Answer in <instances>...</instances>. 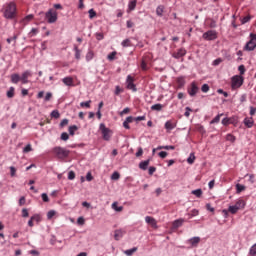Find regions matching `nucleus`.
Returning a JSON list of instances; mask_svg holds the SVG:
<instances>
[{"mask_svg": "<svg viewBox=\"0 0 256 256\" xmlns=\"http://www.w3.org/2000/svg\"><path fill=\"white\" fill-rule=\"evenodd\" d=\"M65 125H69V119L64 118L61 122H60V127H65Z\"/></svg>", "mask_w": 256, "mask_h": 256, "instance_id": "nucleus-56", "label": "nucleus"}, {"mask_svg": "<svg viewBox=\"0 0 256 256\" xmlns=\"http://www.w3.org/2000/svg\"><path fill=\"white\" fill-rule=\"evenodd\" d=\"M122 47H133L131 39L127 38L121 42Z\"/></svg>", "mask_w": 256, "mask_h": 256, "instance_id": "nucleus-24", "label": "nucleus"}, {"mask_svg": "<svg viewBox=\"0 0 256 256\" xmlns=\"http://www.w3.org/2000/svg\"><path fill=\"white\" fill-rule=\"evenodd\" d=\"M201 91L203 93H208V91H209V84H203L202 87H201Z\"/></svg>", "mask_w": 256, "mask_h": 256, "instance_id": "nucleus-48", "label": "nucleus"}, {"mask_svg": "<svg viewBox=\"0 0 256 256\" xmlns=\"http://www.w3.org/2000/svg\"><path fill=\"white\" fill-rule=\"evenodd\" d=\"M250 255H256V243L250 248Z\"/></svg>", "mask_w": 256, "mask_h": 256, "instance_id": "nucleus-58", "label": "nucleus"}, {"mask_svg": "<svg viewBox=\"0 0 256 256\" xmlns=\"http://www.w3.org/2000/svg\"><path fill=\"white\" fill-rule=\"evenodd\" d=\"M152 111H162L163 110V105L162 104H154L151 106Z\"/></svg>", "mask_w": 256, "mask_h": 256, "instance_id": "nucleus-30", "label": "nucleus"}, {"mask_svg": "<svg viewBox=\"0 0 256 256\" xmlns=\"http://www.w3.org/2000/svg\"><path fill=\"white\" fill-rule=\"evenodd\" d=\"M251 21V16H245L241 19V24L245 25V23H249Z\"/></svg>", "mask_w": 256, "mask_h": 256, "instance_id": "nucleus-44", "label": "nucleus"}, {"mask_svg": "<svg viewBox=\"0 0 256 256\" xmlns=\"http://www.w3.org/2000/svg\"><path fill=\"white\" fill-rule=\"evenodd\" d=\"M178 87H185V77L180 76L177 78Z\"/></svg>", "mask_w": 256, "mask_h": 256, "instance_id": "nucleus-25", "label": "nucleus"}, {"mask_svg": "<svg viewBox=\"0 0 256 256\" xmlns=\"http://www.w3.org/2000/svg\"><path fill=\"white\" fill-rule=\"evenodd\" d=\"M30 151H33V148L31 147V144L26 145V147L23 149V153H29Z\"/></svg>", "mask_w": 256, "mask_h": 256, "instance_id": "nucleus-49", "label": "nucleus"}, {"mask_svg": "<svg viewBox=\"0 0 256 256\" xmlns=\"http://www.w3.org/2000/svg\"><path fill=\"white\" fill-rule=\"evenodd\" d=\"M5 19L13 20L17 17V6L15 3L10 2L4 10Z\"/></svg>", "mask_w": 256, "mask_h": 256, "instance_id": "nucleus-1", "label": "nucleus"}, {"mask_svg": "<svg viewBox=\"0 0 256 256\" xmlns=\"http://www.w3.org/2000/svg\"><path fill=\"white\" fill-rule=\"evenodd\" d=\"M74 51H75V59L79 61V59H81V50H79V47L74 46Z\"/></svg>", "mask_w": 256, "mask_h": 256, "instance_id": "nucleus-31", "label": "nucleus"}, {"mask_svg": "<svg viewBox=\"0 0 256 256\" xmlns=\"http://www.w3.org/2000/svg\"><path fill=\"white\" fill-rule=\"evenodd\" d=\"M120 177H121V174H119V172H113V174L111 175L112 181H118Z\"/></svg>", "mask_w": 256, "mask_h": 256, "instance_id": "nucleus-38", "label": "nucleus"}, {"mask_svg": "<svg viewBox=\"0 0 256 256\" xmlns=\"http://www.w3.org/2000/svg\"><path fill=\"white\" fill-rule=\"evenodd\" d=\"M45 17L48 23H55L57 21V11L50 9L48 12H46Z\"/></svg>", "mask_w": 256, "mask_h": 256, "instance_id": "nucleus-8", "label": "nucleus"}, {"mask_svg": "<svg viewBox=\"0 0 256 256\" xmlns=\"http://www.w3.org/2000/svg\"><path fill=\"white\" fill-rule=\"evenodd\" d=\"M77 223L79 225H85V218L83 216H80L78 219H77Z\"/></svg>", "mask_w": 256, "mask_h": 256, "instance_id": "nucleus-57", "label": "nucleus"}, {"mask_svg": "<svg viewBox=\"0 0 256 256\" xmlns=\"http://www.w3.org/2000/svg\"><path fill=\"white\" fill-rule=\"evenodd\" d=\"M256 48V34H250V41L246 43L245 51H255Z\"/></svg>", "mask_w": 256, "mask_h": 256, "instance_id": "nucleus-5", "label": "nucleus"}, {"mask_svg": "<svg viewBox=\"0 0 256 256\" xmlns=\"http://www.w3.org/2000/svg\"><path fill=\"white\" fill-rule=\"evenodd\" d=\"M53 217H55V210H50L47 213V219H53Z\"/></svg>", "mask_w": 256, "mask_h": 256, "instance_id": "nucleus-50", "label": "nucleus"}, {"mask_svg": "<svg viewBox=\"0 0 256 256\" xmlns=\"http://www.w3.org/2000/svg\"><path fill=\"white\" fill-rule=\"evenodd\" d=\"M192 195H195V197H201L203 195V190L201 188H198L196 190H192Z\"/></svg>", "mask_w": 256, "mask_h": 256, "instance_id": "nucleus-28", "label": "nucleus"}, {"mask_svg": "<svg viewBox=\"0 0 256 256\" xmlns=\"http://www.w3.org/2000/svg\"><path fill=\"white\" fill-rule=\"evenodd\" d=\"M230 125H237L239 123V118L237 116H232L228 118Z\"/></svg>", "mask_w": 256, "mask_h": 256, "instance_id": "nucleus-26", "label": "nucleus"}, {"mask_svg": "<svg viewBox=\"0 0 256 256\" xmlns=\"http://www.w3.org/2000/svg\"><path fill=\"white\" fill-rule=\"evenodd\" d=\"M99 129L102 133V139L104 141H111V136L113 135L111 129L107 128V126H105V123H101L99 125Z\"/></svg>", "mask_w": 256, "mask_h": 256, "instance_id": "nucleus-3", "label": "nucleus"}, {"mask_svg": "<svg viewBox=\"0 0 256 256\" xmlns=\"http://www.w3.org/2000/svg\"><path fill=\"white\" fill-rule=\"evenodd\" d=\"M135 79L133 76L128 75L126 78V87L127 89H130V91H133L134 93L137 92V86L134 83Z\"/></svg>", "mask_w": 256, "mask_h": 256, "instance_id": "nucleus-7", "label": "nucleus"}, {"mask_svg": "<svg viewBox=\"0 0 256 256\" xmlns=\"http://www.w3.org/2000/svg\"><path fill=\"white\" fill-rule=\"evenodd\" d=\"M21 81V76L17 73H14L11 75V83H13L14 85H17V83H19Z\"/></svg>", "mask_w": 256, "mask_h": 256, "instance_id": "nucleus-17", "label": "nucleus"}, {"mask_svg": "<svg viewBox=\"0 0 256 256\" xmlns=\"http://www.w3.org/2000/svg\"><path fill=\"white\" fill-rule=\"evenodd\" d=\"M145 222L152 225V227H155L157 225V221L155 220V218H153L151 216H146Z\"/></svg>", "mask_w": 256, "mask_h": 256, "instance_id": "nucleus-20", "label": "nucleus"}, {"mask_svg": "<svg viewBox=\"0 0 256 256\" xmlns=\"http://www.w3.org/2000/svg\"><path fill=\"white\" fill-rule=\"evenodd\" d=\"M197 93H199V87L195 82H192L191 87L188 89V95H190V97H195Z\"/></svg>", "mask_w": 256, "mask_h": 256, "instance_id": "nucleus-10", "label": "nucleus"}, {"mask_svg": "<svg viewBox=\"0 0 256 256\" xmlns=\"http://www.w3.org/2000/svg\"><path fill=\"white\" fill-rule=\"evenodd\" d=\"M175 127H177V123H175L171 120H168L165 123V129H167V131H173V129H175Z\"/></svg>", "mask_w": 256, "mask_h": 256, "instance_id": "nucleus-16", "label": "nucleus"}, {"mask_svg": "<svg viewBox=\"0 0 256 256\" xmlns=\"http://www.w3.org/2000/svg\"><path fill=\"white\" fill-rule=\"evenodd\" d=\"M242 191H245V185L242 184H236V193H242Z\"/></svg>", "mask_w": 256, "mask_h": 256, "instance_id": "nucleus-33", "label": "nucleus"}, {"mask_svg": "<svg viewBox=\"0 0 256 256\" xmlns=\"http://www.w3.org/2000/svg\"><path fill=\"white\" fill-rule=\"evenodd\" d=\"M221 117H223V114H218L213 120H211V125H214L215 123H219L221 121Z\"/></svg>", "mask_w": 256, "mask_h": 256, "instance_id": "nucleus-36", "label": "nucleus"}, {"mask_svg": "<svg viewBox=\"0 0 256 256\" xmlns=\"http://www.w3.org/2000/svg\"><path fill=\"white\" fill-rule=\"evenodd\" d=\"M22 217L24 218L29 217V210H27V208L22 209Z\"/></svg>", "mask_w": 256, "mask_h": 256, "instance_id": "nucleus-53", "label": "nucleus"}, {"mask_svg": "<svg viewBox=\"0 0 256 256\" xmlns=\"http://www.w3.org/2000/svg\"><path fill=\"white\" fill-rule=\"evenodd\" d=\"M62 83H64V85H66V87H73V85H74L73 77H71V76L64 77L62 79Z\"/></svg>", "mask_w": 256, "mask_h": 256, "instance_id": "nucleus-14", "label": "nucleus"}, {"mask_svg": "<svg viewBox=\"0 0 256 256\" xmlns=\"http://www.w3.org/2000/svg\"><path fill=\"white\" fill-rule=\"evenodd\" d=\"M42 197V201H44V203H49V196H47V193H43L41 195Z\"/></svg>", "mask_w": 256, "mask_h": 256, "instance_id": "nucleus-55", "label": "nucleus"}, {"mask_svg": "<svg viewBox=\"0 0 256 256\" xmlns=\"http://www.w3.org/2000/svg\"><path fill=\"white\" fill-rule=\"evenodd\" d=\"M68 179H69L70 181H73V179H75V172L70 171V172L68 173Z\"/></svg>", "mask_w": 256, "mask_h": 256, "instance_id": "nucleus-61", "label": "nucleus"}, {"mask_svg": "<svg viewBox=\"0 0 256 256\" xmlns=\"http://www.w3.org/2000/svg\"><path fill=\"white\" fill-rule=\"evenodd\" d=\"M150 159L144 160L139 163V168L142 169V171H147V168L149 167Z\"/></svg>", "mask_w": 256, "mask_h": 256, "instance_id": "nucleus-18", "label": "nucleus"}, {"mask_svg": "<svg viewBox=\"0 0 256 256\" xmlns=\"http://www.w3.org/2000/svg\"><path fill=\"white\" fill-rule=\"evenodd\" d=\"M187 163H189V165H193L195 163V154L194 153H190L189 157L187 158Z\"/></svg>", "mask_w": 256, "mask_h": 256, "instance_id": "nucleus-32", "label": "nucleus"}, {"mask_svg": "<svg viewBox=\"0 0 256 256\" xmlns=\"http://www.w3.org/2000/svg\"><path fill=\"white\" fill-rule=\"evenodd\" d=\"M37 33H39V30L37 28H32L30 31V36L35 37V35H37Z\"/></svg>", "mask_w": 256, "mask_h": 256, "instance_id": "nucleus-54", "label": "nucleus"}, {"mask_svg": "<svg viewBox=\"0 0 256 256\" xmlns=\"http://www.w3.org/2000/svg\"><path fill=\"white\" fill-rule=\"evenodd\" d=\"M7 97L8 99H13L15 97V88L10 87L9 90L7 91Z\"/></svg>", "mask_w": 256, "mask_h": 256, "instance_id": "nucleus-23", "label": "nucleus"}, {"mask_svg": "<svg viewBox=\"0 0 256 256\" xmlns=\"http://www.w3.org/2000/svg\"><path fill=\"white\" fill-rule=\"evenodd\" d=\"M137 7V1L132 0L128 3V9L129 11H135V8Z\"/></svg>", "mask_w": 256, "mask_h": 256, "instance_id": "nucleus-21", "label": "nucleus"}, {"mask_svg": "<svg viewBox=\"0 0 256 256\" xmlns=\"http://www.w3.org/2000/svg\"><path fill=\"white\" fill-rule=\"evenodd\" d=\"M88 13H89V18H90V19H93V18L97 17V12H95L94 9H90V10L88 11Z\"/></svg>", "mask_w": 256, "mask_h": 256, "instance_id": "nucleus-43", "label": "nucleus"}, {"mask_svg": "<svg viewBox=\"0 0 256 256\" xmlns=\"http://www.w3.org/2000/svg\"><path fill=\"white\" fill-rule=\"evenodd\" d=\"M16 173H17V169L15 168V166H10L11 177H15Z\"/></svg>", "mask_w": 256, "mask_h": 256, "instance_id": "nucleus-47", "label": "nucleus"}, {"mask_svg": "<svg viewBox=\"0 0 256 256\" xmlns=\"http://www.w3.org/2000/svg\"><path fill=\"white\" fill-rule=\"evenodd\" d=\"M115 55H117V52H112L108 55L107 59L109 61H113V59H115Z\"/></svg>", "mask_w": 256, "mask_h": 256, "instance_id": "nucleus-60", "label": "nucleus"}, {"mask_svg": "<svg viewBox=\"0 0 256 256\" xmlns=\"http://www.w3.org/2000/svg\"><path fill=\"white\" fill-rule=\"evenodd\" d=\"M61 140L62 141H68L69 140V134L67 132H63L61 134Z\"/></svg>", "mask_w": 256, "mask_h": 256, "instance_id": "nucleus-45", "label": "nucleus"}, {"mask_svg": "<svg viewBox=\"0 0 256 256\" xmlns=\"http://www.w3.org/2000/svg\"><path fill=\"white\" fill-rule=\"evenodd\" d=\"M186 55H187V50H185V48H180L172 54V57L174 59H181L182 57H185Z\"/></svg>", "mask_w": 256, "mask_h": 256, "instance_id": "nucleus-11", "label": "nucleus"}, {"mask_svg": "<svg viewBox=\"0 0 256 256\" xmlns=\"http://www.w3.org/2000/svg\"><path fill=\"white\" fill-rule=\"evenodd\" d=\"M184 223H185V219L183 218L176 219L172 223V229H179V227H183Z\"/></svg>", "mask_w": 256, "mask_h": 256, "instance_id": "nucleus-12", "label": "nucleus"}, {"mask_svg": "<svg viewBox=\"0 0 256 256\" xmlns=\"http://www.w3.org/2000/svg\"><path fill=\"white\" fill-rule=\"evenodd\" d=\"M52 151L56 155V157H58V159H67V157H69V154L71 153V151L61 146L54 147Z\"/></svg>", "mask_w": 256, "mask_h": 256, "instance_id": "nucleus-2", "label": "nucleus"}, {"mask_svg": "<svg viewBox=\"0 0 256 256\" xmlns=\"http://www.w3.org/2000/svg\"><path fill=\"white\" fill-rule=\"evenodd\" d=\"M164 9H165V7H163L162 5L158 6L156 8V15H158V17H163Z\"/></svg>", "mask_w": 256, "mask_h": 256, "instance_id": "nucleus-29", "label": "nucleus"}, {"mask_svg": "<svg viewBox=\"0 0 256 256\" xmlns=\"http://www.w3.org/2000/svg\"><path fill=\"white\" fill-rule=\"evenodd\" d=\"M238 71H239L240 75H245V65H240L238 67Z\"/></svg>", "mask_w": 256, "mask_h": 256, "instance_id": "nucleus-51", "label": "nucleus"}, {"mask_svg": "<svg viewBox=\"0 0 256 256\" xmlns=\"http://www.w3.org/2000/svg\"><path fill=\"white\" fill-rule=\"evenodd\" d=\"M202 38L205 39V41H215V39H217V31L208 30L202 35Z\"/></svg>", "mask_w": 256, "mask_h": 256, "instance_id": "nucleus-6", "label": "nucleus"}, {"mask_svg": "<svg viewBox=\"0 0 256 256\" xmlns=\"http://www.w3.org/2000/svg\"><path fill=\"white\" fill-rule=\"evenodd\" d=\"M143 155V148L139 147L138 151L136 152V157H141Z\"/></svg>", "mask_w": 256, "mask_h": 256, "instance_id": "nucleus-64", "label": "nucleus"}, {"mask_svg": "<svg viewBox=\"0 0 256 256\" xmlns=\"http://www.w3.org/2000/svg\"><path fill=\"white\" fill-rule=\"evenodd\" d=\"M243 123H244L245 127H247L248 129H251V127H253L255 122L253 121L252 118H245L243 120Z\"/></svg>", "mask_w": 256, "mask_h": 256, "instance_id": "nucleus-19", "label": "nucleus"}, {"mask_svg": "<svg viewBox=\"0 0 256 256\" xmlns=\"http://www.w3.org/2000/svg\"><path fill=\"white\" fill-rule=\"evenodd\" d=\"M112 209H114V211L121 212V211H123V206L118 207V206H117V202H114V203L112 204Z\"/></svg>", "mask_w": 256, "mask_h": 256, "instance_id": "nucleus-42", "label": "nucleus"}, {"mask_svg": "<svg viewBox=\"0 0 256 256\" xmlns=\"http://www.w3.org/2000/svg\"><path fill=\"white\" fill-rule=\"evenodd\" d=\"M234 207H237L238 211H239V209H243L245 207V201L238 200L236 202V204L234 205Z\"/></svg>", "mask_w": 256, "mask_h": 256, "instance_id": "nucleus-27", "label": "nucleus"}, {"mask_svg": "<svg viewBox=\"0 0 256 256\" xmlns=\"http://www.w3.org/2000/svg\"><path fill=\"white\" fill-rule=\"evenodd\" d=\"M135 251H137V247H134V248L125 250L124 253H125V255H127V256H131V255H133V254L135 253Z\"/></svg>", "mask_w": 256, "mask_h": 256, "instance_id": "nucleus-35", "label": "nucleus"}, {"mask_svg": "<svg viewBox=\"0 0 256 256\" xmlns=\"http://www.w3.org/2000/svg\"><path fill=\"white\" fill-rule=\"evenodd\" d=\"M31 218H32L33 221H36V223L41 222V216H39V214H35Z\"/></svg>", "mask_w": 256, "mask_h": 256, "instance_id": "nucleus-46", "label": "nucleus"}, {"mask_svg": "<svg viewBox=\"0 0 256 256\" xmlns=\"http://www.w3.org/2000/svg\"><path fill=\"white\" fill-rule=\"evenodd\" d=\"M141 69L142 71H147V63L145 62V60H142L141 62Z\"/></svg>", "mask_w": 256, "mask_h": 256, "instance_id": "nucleus-62", "label": "nucleus"}, {"mask_svg": "<svg viewBox=\"0 0 256 256\" xmlns=\"http://www.w3.org/2000/svg\"><path fill=\"white\" fill-rule=\"evenodd\" d=\"M200 242L201 238L199 236L192 237L188 240V243L191 245V247H197Z\"/></svg>", "mask_w": 256, "mask_h": 256, "instance_id": "nucleus-13", "label": "nucleus"}, {"mask_svg": "<svg viewBox=\"0 0 256 256\" xmlns=\"http://www.w3.org/2000/svg\"><path fill=\"white\" fill-rule=\"evenodd\" d=\"M244 83V78L241 75H235L231 78V88L239 89Z\"/></svg>", "mask_w": 256, "mask_h": 256, "instance_id": "nucleus-4", "label": "nucleus"}, {"mask_svg": "<svg viewBox=\"0 0 256 256\" xmlns=\"http://www.w3.org/2000/svg\"><path fill=\"white\" fill-rule=\"evenodd\" d=\"M51 97H53V93L47 92L44 101H51Z\"/></svg>", "mask_w": 256, "mask_h": 256, "instance_id": "nucleus-52", "label": "nucleus"}, {"mask_svg": "<svg viewBox=\"0 0 256 256\" xmlns=\"http://www.w3.org/2000/svg\"><path fill=\"white\" fill-rule=\"evenodd\" d=\"M33 74L31 73V70H26L22 73L20 76V81L22 85H27L29 83V77H31Z\"/></svg>", "mask_w": 256, "mask_h": 256, "instance_id": "nucleus-9", "label": "nucleus"}, {"mask_svg": "<svg viewBox=\"0 0 256 256\" xmlns=\"http://www.w3.org/2000/svg\"><path fill=\"white\" fill-rule=\"evenodd\" d=\"M226 141H230V143H235V136L233 134H227Z\"/></svg>", "mask_w": 256, "mask_h": 256, "instance_id": "nucleus-40", "label": "nucleus"}, {"mask_svg": "<svg viewBox=\"0 0 256 256\" xmlns=\"http://www.w3.org/2000/svg\"><path fill=\"white\" fill-rule=\"evenodd\" d=\"M33 19V14H30V15H27L24 19H23V21L25 22V23H29V21H31Z\"/></svg>", "mask_w": 256, "mask_h": 256, "instance_id": "nucleus-59", "label": "nucleus"}, {"mask_svg": "<svg viewBox=\"0 0 256 256\" xmlns=\"http://www.w3.org/2000/svg\"><path fill=\"white\" fill-rule=\"evenodd\" d=\"M158 155H159V157H160L161 159H165V157H167L168 153L165 152V151H161V152L158 153Z\"/></svg>", "mask_w": 256, "mask_h": 256, "instance_id": "nucleus-63", "label": "nucleus"}, {"mask_svg": "<svg viewBox=\"0 0 256 256\" xmlns=\"http://www.w3.org/2000/svg\"><path fill=\"white\" fill-rule=\"evenodd\" d=\"M80 107H86V109H89L91 107V100H88L86 102H81Z\"/></svg>", "mask_w": 256, "mask_h": 256, "instance_id": "nucleus-41", "label": "nucleus"}, {"mask_svg": "<svg viewBox=\"0 0 256 256\" xmlns=\"http://www.w3.org/2000/svg\"><path fill=\"white\" fill-rule=\"evenodd\" d=\"M50 116L53 117L54 119H59V117H61V114L59 113V110H53Z\"/></svg>", "mask_w": 256, "mask_h": 256, "instance_id": "nucleus-37", "label": "nucleus"}, {"mask_svg": "<svg viewBox=\"0 0 256 256\" xmlns=\"http://www.w3.org/2000/svg\"><path fill=\"white\" fill-rule=\"evenodd\" d=\"M228 211L231 212L232 215H235V213H237V211H239V210H238L237 206L233 205V206H229Z\"/></svg>", "mask_w": 256, "mask_h": 256, "instance_id": "nucleus-39", "label": "nucleus"}, {"mask_svg": "<svg viewBox=\"0 0 256 256\" xmlns=\"http://www.w3.org/2000/svg\"><path fill=\"white\" fill-rule=\"evenodd\" d=\"M78 127L77 125H72L68 128V131H69V135H75V131H77Z\"/></svg>", "mask_w": 256, "mask_h": 256, "instance_id": "nucleus-34", "label": "nucleus"}, {"mask_svg": "<svg viewBox=\"0 0 256 256\" xmlns=\"http://www.w3.org/2000/svg\"><path fill=\"white\" fill-rule=\"evenodd\" d=\"M123 235H125V231H123L121 229L115 230V232H114L115 241H119L120 239H123Z\"/></svg>", "mask_w": 256, "mask_h": 256, "instance_id": "nucleus-15", "label": "nucleus"}, {"mask_svg": "<svg viewBox=\"0 0 256 256\" xmlns=\"http://www.w3.org/2000/svg\"><path fill=\"white\" fill-rule=\"evenodd\" d=\"M93 57H95V53H93L92 50H89L86 54L87 63H89V61H93Z\"/></svg>", "mask_w": 256, "mask_h": 256, "instance_id": "nucleus-22", "label": "nucleus"}]
</instances>
